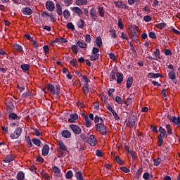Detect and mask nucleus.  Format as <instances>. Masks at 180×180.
<instances>
[{
    "label": "nucleus",
    "instance_id": "nucleus-1",
    "mask_svg": "<svg viewBox=\"0 0 180 180\" xmlns=\"http://www.w3.org/2000/svg\"><path fill=\"white\" fill-rule=\"evenodd\" d=\"M94 122L96 123V129L98 133L103 134V136H106L108 134V128L103 124V119L98 116L95 117Z\"/></svg>",
    "mask_w": 180,
    "mask_h": 180
},
{
    "label": "nucleus",
    "instance_id": "nucleus-2",
    "mask_svg": "<svg viewBox=\"0 0 180 180\" xmlns=\"http://www.w3.org/2000/svg\"><path fill=\"white\" fill-rule=\"evenodd\" d=\"M58 146H59V148L57 150V153L59 157H65L67 154V151H68V148L61 141H58Z\"/></svg>",
    "mask_w": 180,
    "mask_h": 180
},
{
    "label": "nucleus",
    "instance_id": "nucleus-3",
    "mask_svg": "<svg viewBox=\"0 0 180 180\" xmlns=\"http://www.w3.org/2000/svg\"><path fill=\"white\" fill-rule=\"evenodd\" d=\"M159 131L160 134L158 136V146L161 147L164 141L162 139V137H165V139H167L168 137V135H167V131L165 130V129L162 128V127H160Z\"/></svg>",
    "mask_w": 180,
    "mask_h": 180
},
{
    "label": "nucleus",
    "instance_id": "nucleus-4",
    "mask_svg": "<svg viewBox=\"0 0 180 180\" xmlns=\"http://www.w3.org/2000/svg\"><path fill=\"white\" fill-rule=\"evenodd\" d=\"M47 89L48 91H49L51 95H60V87L58 86L49 84L47 86Z\"/></svg>",
    "mask_w": 180,
    "mask_h": 180
},
{
    "label": "nucleus",
    "instance_id": "nucleus-5",
    "mask_svg": "<svg viewBox=\"0 0 180 180\" xmlns=\"http://www.w3.org/2000/svg\"><path fill=\"white\" fill-rule=\"evenodd\" d=\"M22 135V128H17L13 133H12L10 136L12 140H16L20 137Z\"/></svg>",
    "mask_w": 180,
    "mask_h": 180
},
{
    "label": "nucleus",
    "instance_id": "nucleus-6",
    "mask_svg": "<svg viewBox=\"0 0 180 180\" xmlns=\"http://www.w3.org/2000/svg\"><path fill=\"white\" fill-rule=\"evenodd\" d=\"M137 118L134 115H130L128 119L127 125L128 127H134Z\"/></svg>",
    "mask_w": 180,
    "mask_h": 180
},
{
    "label": "nucleus",
    "instance_id": "nucleus-7",
    "mask_svg": "<svg viewBox=\"0 0 180 180\" xmlns=\"http://www.w3.org/2000/svg\"><path fill=\"white\" fill-rule=\"evenodd\" d=\"M69 127L71 129V130H72L73 133H75V134H81V127H79L78 125L77 124H70L69 126Z\"/></svg>",
    "mask_w": 180,
    "mask_h": 180
},
{
    "label": "nucleus",
    "instance_id": "nucleus-8",
    "mask_svg": "<svg viewBox=\"0 0 180 180\" xmlns=\"http://www.w3.org/2000/svg\"><path fill=\"white\" fill-rule=\"evenodd\" d=\"M88 143L91 147H95V146H96V143H98V141H96V138H95V136L90 135L88 139Z\"/></svg>",
    "mask_w": 180,
    "mask_h": 180
},
{
    "label": "nucleus",
    "instance_id": "nucleus-9",
    "mask_svg": "<svg viewBox=\"0 0 180 180\" xmlns=\"http://www.w3.org/2000/svg\"><path fill=\"white\" fill-rule=\"evenodd\" d=\"M46 8L49 12H53L54 9H56V6H54V3L51 1H48L46 3Z\"/></svg>",
    "mask_w": 180,
    "mask_h": 180
},
{
    "label": "nucleus",
    "instance_id": "nucleus-10",
    "mask_svg": "<svg viewBox=\"0 0 180 180\" xmlns=\"http://www.w3.org/2000/svg\"><path fill=\"white\" fill-rule=\"evenodd\" d=\"M72 12H75V13L79 16H82L83 11L79 7H72L70 8Z\"/></svg>",
    "mask_w": 180,
    "mask_h": 180
},
{
    "label": "nucleus",
    "instance_id": "nucleus-11",
    "mask_svg": "<svg viewBox=\"0 0 180 180\" xmlns=\"http://www.w3.org/2000/svg\"><path fill=\"white\" fill-rule=\"evenodd\" d=\"M75 120H78V114L77 113L71 114L68 119L69 123H74Z\"/></svg>",
    "mask_w": 180,
    "mask_h": 180
},
{
    "label": "nucleus",
    "instance_id": "nucleus-12",
    "mask_svg": "<svg viewBox=\"0 0 180 180\" xmlns=\"http://www.w3.org/2000/svg\"><path fill=\"white\" fill-rule=\"evenodd\" d=\"M97 10H98L99 16H101V18H104L105 17V8H103V6H98Z\"/></svg>",
    "mask_w": 180,
    "mask_h": 180
},
{
    "label": "nucleus",
    "instance_id": "nucleus-13",
    "mask_svg": "<svg viewBox=\"0 0 180 180\" xmlns=\"http://www.w3.org/2000/svg\"><path fill=\"white\" fill-rule=\"evenodd\" d=\"M169 119L172 123H174V124H176L177 126L180 125V117L176 118L175 116H173L172 117H169Z\"/></svg>",
    "mask_w": 180,
    "mask_h": 180
},
{
    "label": "nucleus",
    "instance_id": "nucleus-14",
    "mask_svg": "<svg viewBox=\"0 0 180 180\" xmlns=\"http://www.w3.org/2000/svg\"><path fill=\"white\" fill-rule=\"evenodd\" d=\"M50 151V147L48 145H44L42 148V155L47 156Z\"/></svg>",
    "mask_w": 180,
    "mask_h": 180
},
{
    "label": "nucleus",
    "instance_id": "nucleus-15",
    "mask_svg": "<svg viewBox=\"0 0 180 180\" xmlns=\"http://www.w3.org/2000/svg\"><path fill=\"white\" fill-rule=\"evenodd\" d=\"M115 6L117 8H122V9H127V6L126 4H123L122 1H115Z\"/></svg>",
    "mask_w": 180,
    "mask_h": 180
},
{
    "label": "nucleus",
    "instance_id": "nucleus-16",
    "mask_svg": "<svg viewBox=\"0 0 180 180\" xmlns=\"http://www.w3.org/2000/svg\"><path fill=\"white\" fill-rule=\"evenodd\" d=\"M56 13H58L59 16H61L63 15V8H61V6L60 5L59 3H56Z\"/></svg>",
    "mask_w": 180,
    "mask_h": 180
},
{
    "label": "nucleus",
    "instance_id": "nucleus-17",
    "mask_svg": "<svg viewBox=\"0 0 180 180\" xmlns=\"http://www.w3.org/2000/svg\"><path fill=\"white\" fill-rule=\"evenodd\" d=\"M148 78H160V77H164L162 75H161L160 73H148L147 75Z\"/></svg>",
    "mask_w": 180,
    "mask_h": 180
},
{
    "label": "nucleus",
    "instance_id": "nucleus-18",
    "mask_svg": "<svg viewBox=\"0 0 180 180\" xmlns=\"http://www.w3.org/2000/svg\"><path fill=\"white\" fill-rule=\"evenodd\" d=\"M168 77L169 79H172V81H174V79H176V73L175 72V70H172L168 73Z\"/></svg>",
    "mask_w": 180,
    "mask_h": 180
},
{
    "label": "nucleus",
    "instance_id": "nucleus-19",
    "mask_svg": "<svg viewBox=\"0 0 180 180\" xmlns=\"http://www.w3.org/2000/svg\"><path fill=\"white\" fill-rule=\"evenodd\" d=\"M14 158L11 155H8L4 159V161L6 164H9V162H12L13 161Z\"/></svg>",
    "mask_w": 180,
    "mask_h": 180
},
{
    "label": "nucleus",
    "instance_id": "nucleus-20",
    "mask_svg": "<svg viewBox=\"0 0 180 180\" xmlns=\"http://www.w3.org/2000/svg\"><path fill=\"white\" fill-rule=\"evenodd\" d=\"M22 13L24 15H32L33 13V11L30 9V8L26 7V8L22 9Z\"/></svg>",
    "mask_w": 180,
    "mask_h": 180
},
{
    "label": "nucleus",
    "instance_id": "nucleus-21",
    "mask_svg": "<svg viewBox=\"0 0 180 180\" xmlns=\"http://www.w3.org/2000/svg\"><path fill=\"white\" fill-rule=\"evenodd\" d=\"M88 4V0H76L75 4L77 6H82V5H86Z\"/></svg>",
    "mask_w": 180,
    "mask_h": 180
},
{
    "label": "nucleus",
    "instance_id": "nucleus-22",
    "mask_svg": "<svg viewBox=\"0 0 180 180\" xmlns=\"http://www.w3.org/2000/svg\"><path fill=\"white\" fill-rule=\"evenodd\" d=\"M52 169L54 174H56V176H58V178H60V174H61V170L60 169V168L55 166L52 168Z\"/></svg>",
    "mask_w": 180,
    "mask_h": 180
},
{
    "label": "nucleus",
    "instance_id": "nucleus-23",
    "mask_svg": "<svg viewBox=\"0 0 180 180\" xmlns=\"http://www.w3.org/2000/svg\"><path fill=\"white\" fill-rule=\"evenodd\" d=\"M84 120H85L84 124L86 127H91V126H92V122H91L88 116H84Z\"/></svg>",
    "mask_w": 180,
    "mask_h": 180
},
{
    "label": "nucleus",
    "instance_id": "nucleus-24",
    "mask_svg": "<svg viewBox=\"0 0 180 180\" xmlns=\"http://www.w3.org/2000/svg\"><path fill=\"white\" fill-rule=\"evenodd\" d=\"M90 15L93 20H96V10L95 8H91L90 10Z\"/></svg>",
    "mask_w": 180,
    "mask_h": 180
},
{
    "label": "nucleus",
    "instance_id": "nucleus-25",
    "mask_svg": "<svg viewBox=\"0 0 180 180\" xmlns=\"http://www.w3.org/2000/svg\"><path fill=\"white\" fill-rule=\"evenodd\" d=\"M63 137H65V139H70L71 137V132L68 130H64L62 132Z\"/></svg>",
    "mask_w": 180,
    "mask_h": 180
},
{
    "label": "nucleus",
    "instance_id": "nucleus-26",
    "mask_svg": "<svg viewBox=\"0 0 180 180\" xmlns=\"http://www.w3.org/2000/svg\"><path fill=\"white\" fill-rule=\"evenodd\" d=\"M96 45L98 49H101L102 47V38L101 37H98L96 39Z\"/></svg>",
    "mask_w": 180,
    "mask_h": 180
},
{
    "label": "nucleus",
    "instance_id": "nucleus-27",
    "mask_svg": "<svg viewBox=\"0 0 180 180\" xmlns=\"http://www.w3.org/2000/svg\"><path fill=\"white\" fill-rule=\"evenodd\" d=\"M77 46L80 49H86L88 47V45L85 42H82L81 41L77 42Z\"/></svg>",
    "mask_w": 180,
    "mask_h": 180
},
{
    "label": "nucleus",
    "instance_id": "nucleus-28",
    "mask_svg": "<svg viewBox=\"0 0 180 180\" xmlns=\"http://www.w3.org/2000/svg\"><path fill=\"white\" fill-rule=\"evenodd\" d=\"M123 82V75L119 72L117 73V82L121 84Z\"/></svg>",
    "mask_w": 180,
    "mask_h": 180
},
{
    "label": "nucleus",
    "instance_id": "nucleus-29",
    "mask_svg": "<svg viewBox=\"0 0 180 180\" xmlns=\"http://www.w3.org/2000/svg\"><path fill=\"white\" fill-rule=\"evenodd\" d=\"M13 47H14L15 50H16V51H18V53L23 52V48H22V46L18 44H14Z\"/></svg>",
    "mask_w": 180,
    "mask_h": 180
},
{
    "label": "nucleus",
    "instance_id": "nucleus-30",
    "mask_svg": "<svg viewBox=\"0 0 180 180\" xmlns=\"http://www.w3.org/2000/svg\"><path fill=\"white\" fill-rule=\"evenodd\" d=\"M117 71H112L110 75V81H113L116 79V77H117Z\"/></svg>",
    "mask_w": 180,
    "mask_h": 180
},
{
    "label": "nucleus",
    "instance_id": "nucleus-31",
    "mask_svg": "<svg viewBox=\"0 0 180 180\" xmlns=\"http://www.w3.org/2000/svg\"><path fill=\"white\" fill-rule=\"evenodd\" d=\"M32 141L37 147H40L41 146V141H40V139H37L35 138V139H32Z\"/></svg>",
    "mask_w": 180,
    "mask_h": 180
},
{
    "label": "nucleus",
    "instance_id": "nucleus-32",
    "mask_svg": "<svg viewBox=\"0 0 180 180\" xmlns=\"http://www.w3.org/2000/svg\"><path fill=\"white\" fill-rule=\"evenodd\" d=\"M17 179L18 180H23L25 179V173L22 171L19 172L18 174H17Z\"/></svg>",
    "mask_w": 180,
    "mask_h": 180
},
{
    "label": "nucleus",
    "instance_id": "nucleus-33",
    "mask_svg": "<svg viewBox=\"0 0 180 180\" xmlns=\"http://www.w3.org/2000/svg\"><path fill=\"white\" fill-rule=\"evenodd\" d=\"M133 84V77H129L127 80V88H131V84Z\"/></svg>",
    "mask_w": 180,
    "mask_h": 180
},
{
    "label": "nucleus",
    "instance_id": "nucleus-34",
    "mask_svg": "<svg viewBox=\"0 0 180 180\" xmlns=\"http://www.w3.org/2000/svg\"><path fill=\"white\" fill-rule=\"evenodd\" d=\"M89 85L84 84V86L82 87V91L84 94V95H88L89 93Z\"/></svg>",
    "mask_w": 180,
    "mask_h": 180
},
{
    "label": "nucleus",
    "instance_id": "nucleus-35",
    "mask_svg": "<svg viewBox=\"0 0 180 180\" xmlns=\"http://www.w3.org/2000/svg\"><path fill=\"white\" fill-rule=\"evenodd\" d=\"M20 68L24 71V72H26L30 69V65H29V64H24L20 66Z\"/></svg>",
    "mask_w": 180,
    "mask_h": 180
},
{
    "label": "nucleus",
    "instance_id": "nucleus-36",
    "mask_svg": "<svg viewBox=\"0 0 180 180\" xmlns=\"http://www.w3.org/2000/svg\"><path fill=\"white\" fill-rule=\"evenodd\" d=\"M131 35L134 41H137V32L134 30H131Z\"/></svg>",
    "mask_w": 180,
    "mask_h": 180
},
{
    "label": "nucleus",
    "instance_id": "nucleus-37",
    "mask_svg": "<svg viewBox=\"0 0 180 180\" xmlns=\"http://www.w3.org/2000/svg\"><path fill=\"white\" fill-rule=\"evenodd\" d=\"M75 176L78 180H84V177L82 176V173L81 172H77Z\"/></svg>",
    "mask_w": 180,
    "mask_h": 180
},
{
    "label": "nucleus",
    "instance_id": "nucleus-38",
    "mask_svg": "<svg viewBox=\"0 0 180 180\" xmlns=\"http://www.w3.org/2000/svg\"><path fill=\"white\" fill-rule=\"evenodd\" d=\"M165 26H167V24L164 22H161L155 25V27H157L158 29H160V30H162V29H164Z\"/></svg>",
    "mask_w": 180,
    "mask_h": 180
},
{
    "label": "nucleus",
    "instance_id": "nucleus-39",
    "mask_svg": "<svg viewBox=\"0 0 180 180\" xmlns=\"http://www.w3.org/2000/svg\"><path fill=\"white\" fill-rule=\"evenodd\" d=\"M161 162H162V160H161V158H158L157 159L153 160V165H155V167H158V165H160Z\"/></svg>",
    "mask_w": 180,
    "mask_h": 180
},
{
    "label": "nucleus",
    "instance_id": "nucleus-40",
    "mask_svg": "<svg viewBox=\"0 0 180 180\" xmlns=\"http://www.w3.org/2000/svg\"><path fill=\"white\" fill-rule=\"evenodd\" d=\"M85 25V22H84V20L81 19L77 22V26L80 29H84V26Z\"/></svg>",
    "mask_w": 180,
    "mask_h": 180
},
{
    "label": "nucleus",
    "instance_id": "nucleus-41",
    "mask_svg": "<svg viewBox=\"0 0 180 180\" xmlns=\"http://www.w3.org/2000/svg\"><path fill=\"white\" fill-rule=\"evenodd\" d=\"M70 15H71V14L70 13V11L65 10L63 11V16H64L65 19H70Z\"/></svg>",
    "mask_w": 180,
    "mask_h": 180
},
{
    "label": "nucleus",
    "instance_id": "nucleus-42",
    "mask_svg": "<svg viewBox=\"0 0 180 180\" xmlns=\"http://www.w3.org/2000/svg\"><path fill=\"white\" fill-rule=\"evenodd\" d=\"M66 179H71L73 176H74V174L72 173V171L69 170L67 173H66Z\"/></svg>",
    "mask_w": 180,
    "mask_h": 180
},
{
    "label": "nucleus",
    "instance_id": "nucleus-43",
    "mask_svg": "<svg viewBox=\"0 0 180 180\" xmlns=\"http://www.w3.org/2000/svg\"><path fill=\"white\" fill-rule=\"evenodd\" d=\"M115 101L117 102V103H119V105H123L124 103L123 99H122V97L120 96H116Z\"/></svg>",
    "mask_w": 180,
    "mask_h": 180
},
{
    "label": "nucleus",
    "instance_id": "nucleus-44",
    "mask_svg": "<svg viewBox=\"0 0 180 180\" xmlns=\"http://www.w3.org/2000/svg\"><path fill=\"white\" fill-rule=\"evenodd\" d=\"M110 34H111V37L112 38V39H116V37H117V35H116V31L115 30H113V29H110Z\"/></svg>",
    "mask_w": 180,
    "mask_h": 180
},
{
    "label": "nucleus",
    "instance_id": "nucleus-45",
    "mask_svg": "<svg viewBox=\"0 0 180 180\" xmlns=\"http://www.w3.org/2000/svg\"><path fill=\"white\" fill-rule=\"evenodd\" d=\"M48 17L50 18V20L51 22H52V23H54V22H56V14L51 13Z\"/></svg>",
    "mask_w": 180,
    "mask_h": 180
},
{
    "label": "nucleus",
    "instance_id": "nucleus-46",
    "mask_svg": "<svg viewBox=\"0 0 180 180\" xmlns=\"http://www.w3.org/2000/svg\"><path fill=\"white\" fill-rule=\"evenodd\" d=\"M41 175L44 179L50 180V175L47 173L41 172Z\"/></svg>",
    "mask_w": 180,
    "mask_h": 180
},
{
    "label": "nucleus",
    "instance_id": "nucleus-47",
    "mask_svg": "<svg viewBox=\"0 0 180 180\" xmlns=\"http://www.w3.org/2000/svg\"><path fill=\"white\" fill-rule=\"evenodd\" d=\"M8 117L9 119L15 120V119H18V115H16L15 112H12L8 115Z\"/></svg>",
    "mask_w": 180,
    "mask_h": 180
},
{
    "label": "nucleus",
    "instance_id": "nucleus-48",
    "mask_svg": "<svg viewBox=\"0 0 180 180\" xmlns=\"http://www.w3.org/2000/svg\"><path fill=\"white\" fill-rule=\"evenodd\" d=\"M166 130H167L168 134H170V135L172 134V129H171V125L167 124Z\"/></svg>",
    "mask_w": 180,
    "mask_h": 180
},
{
    "label": "nucleus",
    "instance_id": "nucleus-49",
    "mask_svg": "<svg viewBox=\"0 0 180 180\" xmlns=\"http://www.w3.org/2000/svg\"><path fill=\"white\" fill-rule=\"evenodd\" d=\"M71 49L74 54H77V53H78V46H77V45L72 46Z\"/></svg>",
    "mask_w": 180,
    "mask_h": 180
},
{
    "label": "nucleus",
    "instance_id": "nucleus-50",
    "mask_svg": "<svg viewBox=\"0 0 180 180\" xmlns=\"http://www.w3.org/2000/svg\"><path fill=\"white\" fill-rule=\"evenodd\" d=\"M68 29H70V30H75V27L74 26V24L72 22H69L67 24Z\"/></svg>",
    "mask_w": 180,
    "mask_h": 180
},
{
    "label": "nucleus",
    "instance_id": "nucleus-51",
    "mask_svg": "<svg viewBox=\"0 0 180 180\" xmlns=\"http://www.w3.org/2000/svg\"><path fill=\"white\" fill-rule=\"evenodd\" d=\"M115 161L117 162V164H119L120 165H123V160H122V159H120V158L119 156H115Z\"/></svg>",
    "mask_w": 180,
    "mask_h": 180
},
{
    "label": "nucleus",
    "instance_id": "nucleus-52",
    "mask_svg": "<svg viewBox=\"0 0 180 180\" xmlns=\"http://www.w3.org/2000/svg\"><path fill=\"white\" fill-rule=\"evenodd\" d=\"M99 58V55H92L90 58L91 61H96Z\"/></svg>",
    "mask_w": 180,
    "mask_h": 180
},
{
    "label": "nucleus",
    "instance_id": "nucleus-53",
    "mask_svg": "<svg viewBox=\"0 0 180 180\" xmlns=\"http://www.w3.org/2000/svg\"><path fill=\"white\" fill-rule=\"evenodd\" d=\"M64 4L65 6H70L72 5V0H64Z\"/></svg>",
    "mask_w": 180,
    "mask_h": 180
},
{
    "label": "nucleus",
    "instance_id": "nucleus-54",
    "mask_svg": "<svg viewBox=\"0 0 180 180\" xmlns=\"http://www.w3.org/2000/svg\"><path fill=\"white\" fill-rule=\"evenodd\" d=\"M148 36L150 37V39H157V35L154 33V32H149Z\"/></svg>",
    "mask_w": 180,
    "mask_h": 180
},
{
    "label": "nucleus",
    "instance_id": "nucleus-55",
    "mask_svg": "<svg viewBox=\"0 0 180 180\" xmlns=\"http://www.w3.org/2000/svg\"><path fill=\"white\" fill-rule=\"evenodd\" d=\"M33 134H34V136H40V131H39V129L34 128V129H33Z\"/></svg>",
    "mask_w": 180,
    "mask_h": 180
},
{
    "label": "nucleus",
    "instance_id": "nucleus-56",
    "mask_svg": "<svg viewBox=\"0 0 180 180\" xmlns=\"http://www.w3.org/2000/svg\"><path fill=\"white\" fill-rule=\"evenodd\" d=\"M98 53H99V49L96 47L93 48L92 54L93 55H98Z\"/></svg>",
    "mask_w": 180,
    "mask_h": 180
},
{
    "label": "nucleus",
    "instance_id": "nucleus-57",
    "mask_svg": "<svg viewBox=\"0 0 180 180\" xmlns=\"http://www.w3.org/2000/svg\"><path fill=\"white\" fill-rule=\"evenodd\" d=\"M129 154H130L132 160H136V154L134 153V151L129 150Z\"/></svg>",
    "mask_w": 180,
    "mask_h": 180
},
{
    "label": "nucleus",
    "instance_id": "nucleus-58",
    "mask_svg": "<svg viewBox=\"0 0 180 180\" xmlns=\"http://www.w3.org/2000/svg\"><path fill=\"white\" fill-rule=\"evenodd\" d=\"M85 40H86V43H91V35H89V34H86V36H85Z\"/></svg>",
    "mask_w": 180,
    "mask_h": 180
},
{
    "label": "nucleus",
    "instance_id": "nucleus-59",
    "mask_svg": "<svg viewBox=\"0 0 180 180\" xmlns=\"http://www.w3.org/2000/svg\"><path fill=\"white\" fill-rule=\"evenodd\" d=\"M96 154L97 157H103V153H102V150H96Z\"/></svg>",
    "mask_w": 180,
    "mask_h": 180
},
{
    "label": "nucleus",
    "instance_id": "nucleus-60",
    "mask_svg": "<svg viewBox=\"0 0 180 180\" xmlns=\"http://www.w3.org/2000/svg\"><path fill=\"white\" fill-rule=\"evenodd\" d=\"M143 20H145V22H150L151 17L150 15H145L143 17Z\"/></svg>",
    "mask_w": 180,
    "mask_h": 180
},
{
    "label": "nucleus",
    "instance_id": "nucleus-61",
    "mask_svg": "<svg viewBox=\"0 0 180 180\" xmlns=\"http://www.w3.org/2000/svg\"><path fill=\"white\" fill-rule=\"evenodd\" d=\"M143 178L145 179L146 180L150 179V173L146 172L143 174Z\"/></svg>",
    "mask_w": 180,
    "mask_h": 180
},
{
    "label": "nucleus",
    "instance_id": "nucleus-62",
    "mask_svg": "<svg viewBox=\"0 0 180 180\" xmlns=\"http://www.w3.org/2000/svg\"><path fill=\"white\" fill-rule=\"evenodd\" d=\"M165 56H172V52H171V50L169 49H165Z\"/></svg>",
    "mask_w": 180,
    "mask_h": 180
},
{
    "label": "nucleus",
    "instance_id": "nucleus-63",
    "mask_svg": "<svg viewBox=\"0 0 180 180\" xmlns=\"http://www.w3.org/2000/svg\"><path fill=\"white\" fill-rule=\"evenodd\" d=\"M70 64L73 66V67H77V59H72L70 61Z\"/></svg>",
    "mask_w": 180,
    "mask_h": 180
},
{
    "label": "nucleus",
    "instance_id": "nucleus-64",
    "mask_svg": "<svg viewBox=\"0 0 180 180\" xmlns=\"http://www.w3.org/2000/svg\"><path fill=\"white\" fill-rule=\"evenodd\" d=\"M115 92V89H110L108 90V96H113V93Z\"/></svg>",
    "mask_w": 180,
    "mask_h": 180
}]
</instances>
